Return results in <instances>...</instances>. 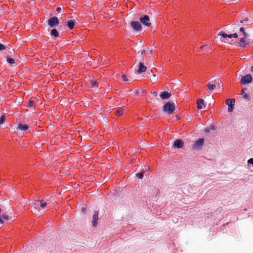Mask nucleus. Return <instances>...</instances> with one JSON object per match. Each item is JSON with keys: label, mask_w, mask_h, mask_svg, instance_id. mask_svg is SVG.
<instances>
[{"label": "nucleus", "mask_w": 253, "mask_h": 253, "mask_svg": "<svg viewBox=\"0 0 253 253\" xmlns=\"http://www.w3.org/2000/svg\"><path fill=\"white\" fill-rule=\"evenodd\" d=\"M118 114L119 116H121L122 115H123V112L122 111H119L118 112Z\"/></svg>", "instance_id": "nucleus-39"}, {"label": "nucleus", "mask_w": 253, "mask_h": 253, "mask_svg": "<svg viewBox=\"0 0 253 253\" xmlns=\"http://www.w3.org/2000/svg\"><path fill=\"white\" fill-rule=\"evenodd\" d=\"M242 95L243 97L246 99L248 100L250 98V96L245 91H242Z\"/></svg>", "instance_id": "nucleus-28"}, {"label": "nucleus", "mask_w": 253, "mask_h": 253, "mask_svg": "<svg viewBox=\"0 0 253 253\" xmlns=\"http://www.w3.org/2000/svg\"><path fill=\"white\" fill-rule=\"evenodd\" d=\"M218 36H221L223 38H228V34H226L224 31H220L218 33Z\"/></svg>", "instance_id": "nucleus-23"}, {"label": "nucleus", "mask_w": 253, "mask_h": 253, "mask_svg": "<svg viewBox=\"0 0 253 253\" xmlns=\"http://www.w3.org/2000/svg\"><path fill=\"white\" fill-rule=\"evenodd\" d=\"M245 38H242L240 41L239 46L242 48H245L247 46L249 45V43L247 42Z\"/></svg>", "instance_id": "nucleus-18"}, {"label": "nucleus", "mask_w": 253, "mask_h": 253, "mask_svg": "<svg viewBox=\"0 0 253 253\" xmlns=\"http://www.w3.org/2000/svg\"><path fill=\"white\" fill-rule=\"evenodd\" d=\"M244 210L245 211H247V209H245Z\"/></svg>", "instance_id": "nucleus-46"}, {"label": "nucleus", "mask_w": 253, "mask_h": 253, "mask_svg": "<svg viewBox=\"0 0 253 253\" xmlns=\"http://www.w3.org/2000/svg\"><path fill=\"white\" fill-rule=\"evenodd\" d=\"M6 46L4 44L0 43V51L4 50L6 49Z\"/></svg>", "instance_id": "nucleus-29"}, {"label": "nucleus", "mask_w": 253, "mask_h": 253, "mask_svg": "<svg viewBox=\"0 0 253 253\" xmlns=\"http://www.w3.org/2000/svg\"><path fill=\"white\" fill-rule=\"evenodd\" d=\"M147 70V67L144 65L143 63L140 62L138 64V67L137 69V73L141 74L145 72Z\"/></svg>", "instance_id": "nucleus-13"}, {"label": "nucleus", "mask_w": 253, "mask_h": 253, "mask_svg": "<svg viewBox=\"0 0 253 253\" xmlns=\"http://www.w3.org/2000/svg\"><path fill=\"white\" fill-rule=\"evenodd\" d=\"M1 209L0 208V213H1Z\"/></svg>", "instance_id": "nucleus-45"}, {"label": "nucleus", "mask_w": 253, "mask_h": 253, "mask_svg": "<svg viewBox=\"0 0 253 253\" xmlns=\"http://www.w3.org/2000/svg\"><path fill=\"white\" fill-rule=\"evenodd\" d=\"M146 53V51H145V49H143L141 52V54H145Z\"/></svg>", "instance_id": "nucleus-38"}, {"label": "nucleus", "mask_w": 253, "mask_h": 253, "mask_svg": "<svg viewBox=\"0 0 253 253\" xmlns=\"http://www.w3.org/2000/svg\"><path fill=\"white\" fill-rule=\"evenodd\" d=\"M143 92H146V90H144L143 91Z\"/></svg>", "instance_id": "nucleus-44"}, {"label": "nucleus", "mask_w": 253, "mask_h": 253, "mask_svg": "<svg viewBox=\"0 0 253 253\" xmlns=\"http://www.w3.org/2000/svg\"><path fill=\"white\" fill-rule=\"evenodd\" d=\"M62 10L61 7H57L56 9V11L58 12H60Z\"/></svg>", "instance_id": "nucleus-35"}, {"label": "nucleus", "mask_w": 253, "mask_h": 253, "mask_svg": "<svg viewBox=\"0 0 253 253\" xmlns=\"http://www.w3.org/2000/svg\"><path fill=\"white\" fill-rule=\"evenodd\" d=\"M91 86L92 87H95L97 86V83L95 81H91L90 82Z\"/></svg>", "instance_id": "nucleus-30"}, {"label": "nucleus", "mask_w": 253, "mask_h": 253, "mask_svg": "<svg viewBox=\"0 0 253 253\" xmlns=\"http://www.w3.org/2000/svg\"><path fill=\"white\" fill-rule=\"evenodd\" d=\"M6 122V117L4 115L2 114L0 116V125H3Z\"/></svg>", "instance_id": "nucleus-22"}, {"label": "nucleus", "mask_w": 253, "mask_h": 253, "mask_svg": "<svg viewBox=\"0 0 253 253\" xmlns=\"http://www.w3.org/2000/svg\"><path fill=\"white\" fill-rule=\"evenodd\" d=\"M209 90H213L216 86L214 84H211L210 83H209L207 84Z\"/></svg>", "instance_id": "nucleus-24"}, {"label": "nucleus", "mask_w": 253, "mask_h": 253, "mask_svg": "<svg viewBox=\"0 0 253 253\" xmlns=\"http://www.w3.org/2000/svg\"><path fill=\"white\" fill-rule=\"evenodd\" d=\"M205 142V138H200L198 139L192 146L194 150H199L202 148Z\"/></svg>", "instance_id": "nucleus-5"}, {"label": "nucleus", "mask_w": 253, "mask_h": 253, "mask_svg": "<svg viewBox=\"0 0 253 253\" xmlns=\"http://www.w3.org/2000/svg\"><path fill=\"white\" fill-rule=\"evenodd\" d=\"M237 22H240V23H243V20H237Z\"/></svg>", "instance_id": "nucleus-40"}, {"label": "nucleus", "mask_w": 253, "mask_h": 253, "mask_svg": "<svg viewBox=\"0 0 253 253\" xmlns=\"http://www.w3.org/2000/svg\"><path fill=\"white\" fill-rule=\"evenodd\" d=\"M29 128V126L27 124H23L21 123H19L17 127V129L18 130L21 131H26Z\"/></svg>", "instance_id": "nucleus-14"}, {"label": "nucleus", "mask_w": 253, "mask_h": 253, "mask_svg": "<svg viewBox=\"0 0 253 253\" xmlns=\"http://www.w3.org/2000/svg\"><path fill=\"white\" fill-rule=\"evenodd\" d=\"M251 71L253 72V66L251 67Z\"/></svg>", "instance_id": "nucleus-43"}, {"label": "nucleus", "mask_w": 253, "mask_h": 253, "mask_svg": "<svg viewBox=\"0 0 253 253\" xmlns=\"http://www.w3.org/2000/svg\"><path fill=\"white\" fill-rule=\"evenodd\" d=\"M122 78L123 81L125 82H126L128 81L126 76L124 74L122 75Z\"/></svg>", "instance_id": "nucleus-34"}, {"label": "nucleus", "mask_w": 253, "mask_h": 253, "mask_svg": "<svg viewBox=\"0 0 253 253\" xmlns=\"http://www.w3.org/2000/svg\"><path fill=\"white\" fill-rule=\"evenodd\" d=\"M34 105V101L32 100H29L28 102L27 105L26 106L28 108H31Z\"/></svg>", "instance_id": "nucleus-27"}, {"label": "nucleus", "mask_w": 253, "mask_h": 253, "mask_svg": "<svg viewBox=\"0 0 253 253\" xmlns=\"http://www.w3.org/2000/svg\"><path fill=\"white\" fill-rule=\"evenodd\" d=\"M175 110V106L174 103L170 101L166 102L163 107V111L169 115L173 114Z\"/></svg>", "instance_id": "nucleus-1"}, {"label": "nucleus", "mask_w": 253, "mask_h": 253, "mask_svg": "<svg viewBox=\"0 0 253 253\" xmlns=\"http://www.w3.org/2000/svg\"><path fill=\"white\" fill-rule=\"evenodd\" d=\"M153 78H153V81H157V78H156V76H155V75H153Z\"/></svg>", "instance_id": "nucleus-41"}, {"label": "nucleus", "mask_w": 253, "mask_h": 253, "mask_svg": "<svg viewBox=\"0 0 253 253\" xmlns=\"http://www.w3.org/2000/svg\"><path fill=\"white\" fill-rule=\"evenodd\" d=\"M78 19H75L73 20H67L65 21L67 27L70 30H73L76 25L77 23Z\"/></svg>", "instance_id": "nucleus-10"}, {"label": "nucleus", "mask_w": 253, "mask_h": 253, "mask_svg": "<svg viewBox=\"0 0 253 253\" xmlns=\"http://www.w3.org/2000/svg\"><path fill=\"white\" fill-rule=\"evenodd\" d=\"M50 34L52 37H53L54 39H56L60 38V35L57 31V30L55 28H52L50 32Z\"/></svg>", "instance_id": "nucleus-15"}, {"label": "nucleus", "mask_w": 253, "mask_h": 253, "mask_svg": "<svg viewBox=\"0 0 253 253\" xmlns=\"http://www.w3.org/2000/svg\"><path fill=\"white\" fill-rule=\"evenodd\" d=\"M9 220V216L6 214H3L1 216H0V224L3 225L4 223V221H7Z\"/></svg>", "instance_id": "nucleus-17"}, {"label": "nucleus", "mask_w": 253, "mask_h": 253, "mask_svg": "<svg viewBox=\"0 0 253 253\" xmlns=\"http://www.w3.org/2000/svg\"><path fill=\"white\" fill-rule=\"evenodd\" d=\"M139 20L142 26L149 28L151 25L150 17L148 15L144 14L141 15L139 17Z\"/></svg>", "instance_id": "nucleus-2"}, {"label": "nucleus", "mask_w": 253, "mask_h": 253, "mask_svg": "<svg viewBox=\"0 0 253 253\" xmlns=\"http://www.w3.org/2000/svg\"><path fill=\"white\" fill-rule=\"evenodd\" d=\"M98 218H99V211H94L93 214L92 215V225L93 227H95L98 225Z\"/></svg>", "instance_id": "nucleus-9"}, {"label": "nucleus", "mask_w": 253, "mask_h": 253, "mask_svg": "<svg viewBox=\"0 0 253 253\" xmlns=\"http://www.w3.org/2000/svg\"><path fill=\"white\" fill-rule=\"evenodd\" d=\"M130 27L134 31L139 32L142 29V26L139 21L132 20L129 23Z\"/></svg>", "instance_id": "nucleus-4"}, {"label": "nucleus", "mask_w": 253, "mask_h": 253, "mask_svg": "<svg viewBox=\"0 0 253 253\" xmlns=\"http://www.w3.org/2000/svg\"><path fill=\"white\" fill-rule=\"evenodd\" d=\"M135 176L139 179H142L144 176V174L143 172L136 173Z\"/></svg>", "instance_id": "nucleus-26"}, {"label": "nucleus", "mask_w": 253, "mask_h": 253, "mask_svg": "<svg viewBox=\"0 0 253 253\" xmlns=\"http://www.w3.org/2000/svg\"><path fill=\"white\" fill-rule=\"evenodd\" d=\"M216 126H214V125H211L210 126L205 128L204 131L206 133H209L211 132V131L215 130L216 129Z\"/></svg>", "instance_id": "nucleus-16"}, {"label": "nucleus", "mask_w": 253, "mask_h": 253, "mask_svg": "<svg viewBox=\"0 0 253 253\" xmlns=\"http://www.w3.org/2000/svg\"><path fill=\"white\" fill-rule=\"evenodd\" d=\"M152 94L154 96H157L158 95V93L157 92H152Z\"/></svg>", "instance_id": "nucleus-37"}, {"label": "nucleus", "mask_w": 253, "mask_h": 253, "mask_svg": "<svg viewBox=\"0 0 253 253\" xmlns=\"http://www.w3.org/2000/svg\"><path fill=\"white\" fill-rule=\"evenodd\" d=\"M253 81V78L251 75L248 74L243 76L240 80V82L243 85H247L251 83Z\"/></svg>", "instance_id": "nucleus-6"}, {"label": "nucleus", "mask_w": 253, "mask_h": 253, "mask_svg": "<svg viewBox=\"0 0 253 253\" xmlns=\"http://www.w3.org/2000/svg\"><path fill=\"white\" fill-rule=\"evenodd\" d=\"M248 164L252 165L253 167V158H250L248 160Z\"/></svg>", "instance_id": "nucleus-31"}, {"label": "nucleus", "mask_w": 253, "mask_h": 253, "mask_svg": "<svg viewBox=\"0 0 253 253\" xmlns=\"http://www.w3.org/2000/svg\"><path fill=\"white\" fill-rule=\"evenodd\" d=\"M247 90V88L246 87H244L243 88L242 91H245V90Z\"/></svg>", "instance_id": "nucleus-42"}, {"label": "nucleus", "mask_w": 253, "mask_h": 253, "mask_svg": "<svg viewBox=\"0 0 253 253\" xmlns=\"http://www.w3.org/2000/svg\"><path fill=\"white\" fill-rule=\"evenodd\" d=\"M243 23L245 22H247L249 21V19L248 18H245L243 20Z\"/></svg>", "instance_id": "nucleus-36"}, {"label": "nucleus", "mask_w": 253, "mask_h": 253, "mask_svg": "<svg viewBox=\"0 0 253 253\" xmlns=\"http://www.w3.org/2000/svg\"><path fill=\"white\" fill-rule=\"evenodd\" d=\"M144 171L149 172V167H146V166H144V168L142 169V172H143Z\"/></svg>", "instance_id": "nucleus-33"}, {"label": "nucleus", "mask_w": 253, "mask_h": 253, "mask_svg": "<svg viewBox=\"0 0 253 253\" xmlns=\"http://www.w3.org/2000/svg\"><path fill=\"white\" fill-rule=\"evenodd\" d=\"M6 62L9 65H12L15 63V60L14 58L9 56L6 57Z\"/></svg>", "instance_id": "nucleus-20"}, {"label": "nucleus", "mask_w": 253, "mask_h": 253, "mask_svg": "<svg viewBox=\"0 0 253 253\" xmlns=\"http://www.w3.org/2000/svg\"><path fill=\"white\" fill-rule=\"evenodd\" d=\"M204 100L203 98H199L197 101V109L201 110L203 108V105L204 104Z\"/></svg>", "instance_id": "nucleus-19"}, {"label": "nucleus", "mask_w": 253, "mask_h": 253, "mask_svg": "<svg viewBox=\"0 0 253 253\" xmlns=\"http://www.w3.org/2000/svg\"><path fill=\"white\" fill-rule=\"evenodd\" d=\"M32 204L34 205L38 206L40 204V207L42 209H44L47 206V203L43 200H34Z\"/></svg>", "instance_id": "nucleus-11"}, {"label": "nucleus", "mask_w": 253, "mask_h": 253, "mask_svg": "<svg viewBox=\"0 0 253 253\" xmlns=\"http://www.w3.org/2000/svg\"><path fill=\"white\" fill-rule=\"evenodd\" d=\"M171 95V93L167 91H164L161 93L160 96L162 100H167L170 98Z\"/></svg>", "instance_id": "nucleus-12"}, {"label": "nucleus", "mask_w": 253, "mask_h": 253, "mask_svg": "<svg viewBox=\"0 0 253 253\" xmlns=\"http://www.w3.org/2000/svg\"><path fill=\"white\" fill-rule=\"evenodd\" d=\"M184 145V141L181 139H177L173 141L172 147L173 148L180 149Z\"/></svg>", "instance_id": "nucleus-8"}, {"label": "nucleus", "mask_w": 253, "mask_h": 253, "mask_svg": "<svg viewBox=\"0 0 253 253\" xmlns=\"http://www.w3.org/2000/svg\"><path fill=\"white\" fill-rule=\"evenodd\" d=\"M81 211L84 214H85L87 212V209L85 207H82L81 208Z\"/></svg>", "instance_id": "nucleus-32"}, {"label": "nucleus", "mask_w": 253, "mask_h": 253, "mask_svg": "<svg viewBox=\"0 0 253 253\" xmlns=\"http://www.w3.org/2000/svg\"><path fill=\"white\" fill-rule=\"evenodd\" d=\"M239 31L241 32L244 35V38L245 39H247L249 37V34L245 31V29L244 27H241L239 29Z\"/></svg>", "instance_id": "nucleus-21"}, {"label": "nucleus", "mask_w": 253, "mask_h": 253, "mask_svg": "<svg viewBox=\"0 0 253 253\" xmlns=\"http://www.w3.org/2000/svg\"><path fill=\"white\" fill-rule=\"evenodd\" d=\"M60 21L56 16H52L50 17L47 21V25L51 28H54L57 27Z\"/></svg>", "instance_id": "nucleus-3"}, {"label": "nucleus", "mask_w": 253, "mask_h": 253, "mask_svg": "<svg viewBox=\"0 0 253 253\" xmlns=\"http://www.w3.org/2000/svg\"><path fill=\"white\" fill-rule=\"evenodd\" d=\"M235 100L234 99H227L225 101L226 105L228 106V112L231 113L233 111L235 106Z\"/></svg>", "instance_id": "nucleus-7"}, {"label": "nucleus", "mask_w": 253, "mask_h": 253, "mask_svg": "<svg viewBox=\"0 0 253 253\" xmlns=\"http://www.w3.org/2000/svg\"><path fill=\"white\" fill-rule=\"evenodd\" d=\"M238 37V35L237 33H234L231 34H228V38H237Z\"/></svg>", "instance_id": "nucleus-25"}]
</instances>
